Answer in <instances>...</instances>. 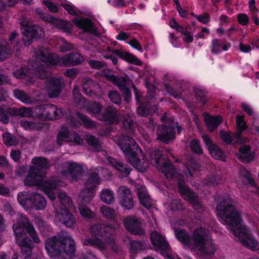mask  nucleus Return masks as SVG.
I'll return each mask as SVG.
<instances>
[{"label": "nucleus", "mask_w": 259, "mask_h": 259, "mask_svg": "<svg viewBox=\"0 0 259 259\" xmlns=\"http://www.w3.org/2000/svg\"><path fill=\"white\" fill-rule=\"evenodd\" d=\"M177 238L192 251H199L203 255L213 254L216 250L208 232L203 228L195 230L192 236L183 229H175Z\"/></svg>", "instance_id": "1"}, {"label": "nucleus", "mask_w": 259, "mask_h": 259, "mask_svg": "<svg viewBox=\"0 0 259 259\" xmlns=\"http://www.w3.org/2000/svg\"><path fill=\"white\" fill-rule=\"evenodd\" d=\"M115 142L127 158L129 162L138 171L144 172L148 169L149 163L146 156L133 138L120 135Z\"/></svg>", "instance_id": "2"}, {"label": "nucleus", "mask_w": 259, "mask_h": 259, "mask_svg": "<svg viewBox=\"0 0 259 259\" xmlns=\"http://www.w3.org/2000/svg\"><path fill=\"white\" fill-rule=\"evenodd\" d=\"M45 248L51 257L59 259H72L75 256L76 244L70 237L54 236L48 238Z\"/></svg>", "instance_id": "3"}, {"label": "nucleus", "mask_w": 259, "mask_h": 259, "mask_svg": "<svg viewBox=\"0 0 259 259\" xmlns=\"http://www.w3.org/2000/svg\"><path fill=\"white\" fill-rule=\"evenodd\" d=\"M218 215L233 232L241 221V214L235 206V202L230 197L222 200L216 207Z\"/></svg>", "instance_id": "4"}, {"label": "nucleus", "mask_w": 259, "mask_h": 259, "mask_svg": "<svg viewBox=\"0 0 259 259\" xmlns=\"http://www.w3.org/2000/svg\"><path fill=\"white\" fill-rule=\"evenodd\" d=\"M42 175L41 170L38 167H30L28 175L24 181L25 185L29 186L36 185L45 189L56 188L64 185V183L56 177L45 178Z\"/></svg>", "instance_id": "5"}, {"label": "nucleus", "mask_w": 259, "mask_h": 259, "mask_svg": "<svg viewBox=\"0 0 259 259\" xmlns=\"http://www.w3.org/2000/svg\"><path fill=\"white\" fill-rule=\"evenodd\" d=\"M60 205L56 208L57 217L60 222L68 228L75 227L76 222L74 215L69 211L68 207L71 205V199L65 193H60L58 195Z\"/></svg>", "instance_id": "6"}, {"label": "nucleus", "mask_w": 259, "mask_h": 259, "mask_svg": "<svg viewBox=\"0 0 259 259\" xmlns=\"http://www.w3.org/2000/svg\"><path fill=\"white\" fill-rule=\"evenodd\" d=\"M13 229L17 239L23 238L28 233L35 243H39V239L35 229L29 218L21 214L18 222L13 225Z\"/></svg>", "instance_id": "7"}, {"label": "nucleus", "mask_w": 259, "mask_h": 259, "mask_svg": "<svg viewBox=\"0 0 259 259\" xmlns=\"http://www.w3.org/2000/svg\"><path fill=\"white\" fill-rule=\"evenodd\" d=\"M23 34L22 41L25 46H29L33 39H38L45 37L43 28L38 25L29 24L27 21L20 22Z\"/></svg>", "instance_id": "8"}, {"label": "nucleus", "mask_w": 259, "mask_h": 259, "mask_svg": "<svg viewBox=\"0 0 259 259\" xmlns=\"http://www.w3.org/2000/svg\"><path fill=\"white\" fill-rule=\"evenodd\" d=\"M119 228L118 223L110 224L108 223H96L91 226L90 230L91 234L97 237L110 238L116 233V231Z\"/></svg>", "instance_id": "9"}, {"label": "nucleus", "mask_w": 259, "mask_h": 259, "mask_svg": "<svg viewBox=\"0 0 259 259\" xmlns=\"http://www.w3.org/2000/svg\"><path fill=\"white\" fill-rule=\"evenodd\" d=\"M178 190L185 199L189 201L193 205V208L199 212L204 210L203 205L201 203L198 196L192 191L186 185L179 183Z\"/></svg>", "instance_id": "10"}, {"label": "nucleus", "mask_w": 259, "mask_h": 259, "mask_svg": "<svg viewBox=\"0 0 259 259\" xmlns=\"http://www.w3.org/2000/svg\"><path fill=\"white\" fill-rule=\"evenodd\" d=\"M158 170L163 174L167 179L178 181V184L179 183L184 184V176L175 167L170 160L166 159L163 161L161 165L158 166Z\"/></svg>", "instance_id": "11"}, {"label": "nucleus", "mask_w": 259, "mask_h": 259, "mask_svg": "<svg viewBox=\"0 0 259 259\" xmlns=\"http://www.w3.org/2000/svg\"><path fill=\"white\" fill-rule=\"evenodd\" d=\"M233 232L244 246L252 250L259 249V243L247 232L245 228L238 227Z\"/></svg>", "instance_id": "12"}, {"label": "nucleus", "mask_w": 259, "mask_h": 259, "mask_svg": "<svg viewBox=\"0 0 259 259\" xmlns=\"http://www.w3.org/2000/svg\"><path fill=\"white\" fill-rule=\"evenodd\" d=\"M175 126L174 123L167 125L166 123L159 124L156 131V140L164 144H167L176 138Z\"/></svg>", "instance_id": "13"}, {"label": "nucleus", "mask_w": 259, "mask_h": 259, "mask_svg": "<svg viewBox=\"0 0 259 259\" xmlns=\"http://www.w3.org/2000/svg\"><path fill=\"white\" fill-rule=\"evenodd\" d=\"M121 119L120 113L113 106L109 105L105 107L98 116V119L107 124H117Z\"/></svg>", "instance_id": "14"}, {"label": "nucleus", "mask_w": 259, "mask_h": 259, "mask_svg": "<svg viewBox=\"0 0 259 259\" xmlns=\"http://www.w3.org/2000/svg\"><path fill=\"white\" fill-rule=\"evenodd\" d=\"M66 169L62 171V174L70 178L71 181L76 182L80 180L84 170L82 166L76 162H66L64 163Z\"/></svg>", "instance_id": "15"}, {"label": "nucleus", "mask_w": 259, "mask_h": 259, "mask_svg": "<svg viewBox=\"0 0 259 259\" xmlns=\"http://www.w3.org/2000/svg\"><path fill=\"white\" fill-rule=\"evenodd\" d=\"M150 239L155 249L161 254L168 255L171 251V247L164 237L159 233L154 231L150 236Z\"/></svg>", "instance_id": "16"}, {"label": "nucleus", "mask_w": 259, "mask_h": 259, "mask_svg": "<svg viewBox=\"0 0 259 259\" xmlns=\"http://www.w3.org/2000/svg\"><path fill=\"white\" fill-rule=\"evenodd\" d=\"M119 203L126 209H131L135 204L132 191L126 186H120L118 189Z\"/></svg>", "instance_id": "17"}, {"label": "nucleus", "mask_w": 259, "mask_h": 259, "mask_svg": "<svg viewBox=\"0 0 259 259\" xmlns=\"http://www.w3.org/2000/svg\"><path fill=\"white\" fill-rule=\"evenodd\" d=\"M63 81L60 78L51 77L47 79L46 91L51 98H55L61 94Z\"/></svg>", "instance_id": "18"}, {"label": "nucleus", "mask_w": 259, "mask_h": 259, "mask_svg": "<svg viewBox=\"0 0 259 259\" xmlns=\"http://www.w3.org/2000/svg\"><path fill=\"white\" fill-rule=\"evenodd\" d=\"M84 58L76 52H71L62 57H59L58 65L60 66L71 67L81 64L84 61Z\"/></svg>", "instance_id": "19"}, {"label": "nucleus", "mask_w": 259, "mask_h": 259, "mask_svg": "<svg viewBox=\"0 0 259 259\" xmlns=\"http://www.w3.org/2000/svg\"><path fill=\"white\" fill-rule=\"evenodd\" d=\"M124 227L126 230L136 235H144L145 232L143 229L141 222L135 217L131 216L125 218L123 220Z\"/></svg>", "instance_id": "20"}, {"label": "nucleus", "mask_w": 259, "mask_h": 259, "mask_svg": "<svg viewBox=\"0 0 259 259\" xmlns=\"http://www.w3.org/2000/svg\"><path fill=\"white\" fill-rule=\"evenodd\" d=\"M37 58L47 65H58L59 57L57 55L50 53L44 47L39 48L36 52Z\"/></svg>", "instance_id": "21"}, {"label": "nucleus", "mask_w": 259, "mask_h": 259, "mask_svg": "<svg viewBox=\"0 0 259 259\" xmlns=\"http://www.w3.org/2000/svg\"><path fill=\"white\" fill-rule=\"evenodd\" d=\"M106 160L113 168L118 171L124 177H127L131 173L132 169L126 163L119 159L110 156L106 157Z\"/></svg>", "instance_id": "22"}, {"label": "nucleus", "mask_w": 259, "mask_h": 259, "mask_svg": "<svg viewBox=\"0 0 259 259\" xmlns=\"http://www.w3.org/2000/svg\"><path fill=\"white\" fill-rule=\"evenodd\" d=\"M73 22L76 26L83 29L84 32H89L94 34L97 33V28L89 19L76 18L73 19Z\"/></svg>", "instance_id": "23"}, {"label": "nucleus", "mask_w": 259, "mask_h": 259, "mask_svg": "<svg viewBox=\"0 0 259 259\" xmlns=\"http://www.w3.org/2000/svg\"><path fill=\"white\" fill-rule=\"evenodd\" d=\"M149 156L151 163L158 169V166L161 165L167 158H164L162 152L157 148H153L149 151Z\"/></svg>", "instance_id": "24"}, {"label": "nucleus", "mask_w": 259, "mask_h": 259, "mask_svg": "<svg viewBox=\"0 0 259 259\" xmlns=\"http://www.w3.org/2000/svg\"><path fill=\"white\" fill-rule=\"evenodd\" d=\"M29 201L32 207L36 210L44 209L47 205V200L40 194L37 193H32L29 197Z\"/></svg>", "instance_id": "25"}, {"label": "nucleus", "mask_w": 259, "mask_h": 259, "mask_svg": "<svg viewBox=\"0 0 259 259\" xmlns=\"http://www.w3.org/2000/svg\"><path fill=\"white\" fill-rule=\"evenodd\" d=\"M46 118L50 120L58 119L63 116L62 108H58L53 104H48L45 108Z\"/></svg>", "instance_id": "26"}, {"label": "nucleus", "mask_w": 259, "mask_h": 259, "mask_svg": "<svg viewBox=\"0 0 259 259\" xmlns=\"http://www.w3.org/2000/svg\"><path fill=\"white\" fill-rule=\"evenodd\" d=\"M31 66L33 71V73L36 77L41 79L48 77L49 73L40 62L34 60L31 62Z\"/></svg>", "instance_id": "27"}, {"label": "nucleus", "mask_w": 259, "mask_h": 259, "mask_svg": "<svg viewBox=\"0 0 259 259\" xmlns=\"http://www.w3.org/2000/svg\"><path fill=\"white\" fill-rule=\"evenodd\" d=\"M204 121L207 125L208 130L210 132L214 131L218 128L219 125L222 122V118L221 116H211L209 114H205Z\"/></svg>", "instance_id": "28"}, {"label": "nucleus", "mask_w": 259, "mask_h": 259, "mask_svg": "<svg viewBox=\"0 0 259 259\" xmlns=\"http://www.w3.org/2000/svg\"><path fill=\"white\" fill-rule=\"evenodd\" d=\"M84 140L95 151L101 152L103 150L102 142L95 136L87 135L85 136Z\"/></svg>", "instance_id": "29"}, {"label": "nucleus", "mask_w": 259, "mask_h": 259, "mask_svg": "<svg viewBox=\"0 0 259 259\" xmlns=\"http://www.w3.org/2000/svg\"><path fill=\"white\" fill-rule=\"evenodd\" d=\"M100 211L106 219L113 221V223H117V218L118 214L113 208L106 205H103L100 207Z\"/></svg>", "instance_id": "30"}, {"label": "nucleus", "mask_w": 259, "mask_h": 259, "mask_svg": "<svg viewBox=\"0 0 259 259\" xmlns=\"http://www.w3.org/2000/svg\"><path fill=\"white\" fill-rule=\"evenodd\" d=\"M113 53L120 58L124 59L131 63L138 65L141 64V61L139 59L128 53L125 52H120L118 50H114L113 51Z\"/></svg>", "instance_id": "31"}, {"label": "nucleus", "mask_w": 259, "mask_h": 259, "mask_svg": "<svg viewBox=\"0 0 259 259\" xmlns=\"http://www.w3.org/2000/svg\"><path fill=\"white\" fill-rule=\"evenodd\" d=\"M93 189L85 187L82 189L79 195L80 204H88L92 200L94 194Z\"/></svg>", "instance_id": "32"}, {"label": "nucleus", "mask_w": 259, "mask_h": 259, "mask_svg": "<svg viewBox=\"0 0 259 259\" xmlns=\"http://www.w3.org/2000/svg\"><path fill=\"white\" fill-rule=\"evenodd\" d=\"M12 47L8 42L0 44V61L5 60L13 54V50Z\"/></svg>", "instance_id": "33"}, {"label": "nucleus", "mask_w": 259, "mask_h": 259, "mask_svg": "<svg viewBox=\"0 0 259 259\" xmlns=\"http://www.w3.org/2000/svg\"><path fill=\"white\" fill-rule=\"evenodd\" d=\"M100 177L96 172L91 173L85 183V187L94 190L97 186L100 183Z\"/></svg>", "instance_id": "34"}, {"label": "nucleus", "mask_w": 259, "mask_h": 259, "mask_svg": "<svg viewBox=\"0 0 259 259\" xmlns=\"http://www.w3.org/2000/svg\"><path fill=\"white\" fill-rule=\"evenodd\" d=\"M73 100L76 106L79 108H82L85 105V100L80 93L78 87L76 85L72 91Z\"/></svg>", "instance_id": "35"}, {"label": "nucleus", "mask_w": 259, "mask_h": 259, "mask_svg": "<svg viewBox=\"0 0 259 259\" xmlns=\"http://www.w3.org/2000/svg\"><path fill=\"white\" fill-rule=\"evenodd\" d=\"M15 97L22 102L27 103L31 104L33 101V99L27 94L24 91L19 89H15L14 91Z\"/></svg>", "instance_id": "36"}, {"label": "nucleus", "mask_w": 259, "mask_h": 259, "mask_svg": "<svg viewBox=\"0 0 259 259\" xmlns=\"http://www.w3.org/2000/svg\"><path fill=\"white\" fill-rule=\"evenodd\" d=\"M239 176L244 185L249 184L252 186H255V182L251 177V174L245 168H241L239 170Z\"/></svg>", "instance_id": "37"}, {"label": "nucleus", "mask_w": 259, "mask_h": 259, "mask_svg": "<svg viewBox=\"0 0 259 259\" xmlns=\"http://www.w3.org/2000/svg\"><path fill=\"white\" fill-rule=\"evenodd\" d=\"M122 123L123 127L128 132H132L136 125L134 117L130 114H124L123 117Z\"/></svg>", "instance_id": "38"}, {"label": "nucleus", "mask_w": 259, "mask_h": 259, "mask_svg": "<svg viewBox=\"0 0 259 259\" xmlns=\"http://www.w3.org/2000/svg\"><path fill=\"white\" fill-rule=\"evenodd\" d=\"M100 198L103 202L107 204H110L114 201L113 193L108 189H105L102 191Z\"/></svg>", "instance_id": "39"}, {"label": "nucleus", "mask_w": 259, "mask_h": 259, "mask_svg": "<svg viewBox=\"0 0 259 259\" xmlns=\"http://www.w3.org/2000/svg\"><path fill=\"white\" fill-rule=\"evenodd\" d=\"M70 140L69 131L67 127L63 126L57 136V144L60 146L63 141H68Z\"/></svg>", "instance_id": "40"}, {"label": "nucleus", "mask_w": 259, "mask_h": 259, "mask_svg": "<svg viewBox=\"0 0 259 259\" xmlns=\"http://www.w3.org/2000/svg\"><path fill=\"white\" fill-rule=\"evenodd\" d=\"M137 114L140 116H147L150 115L152 111L151 105L148 103H142L137 108Z\"/></svg>", "instance_id": "41"}, {"label": "nucleus", "mask_w": 259, "mask_h": 259, "mask_svg": "<svg viewBox=\"0 0 259 259\" xmlns=\"http://www.w3.org/2000/svg\"><path fill=\"white\" fill-rule=\"evenodd\" d=\"M32 162L36 166L43 169L49 168L51 166L50 162L47 158L41 157L33 158Z\"/></svg>", "instance_id": "42"}, {"label": "nucleus", "mask_w": 259, "mask_h": 259, "mask_svg": "<svg viewBox=\"0 0 259 259\" xmlns=\"http://www.w3.org/2000/svg\"><path fill=\"white\" fill-rule=\"evenodd\" d=\"M103 105L99 103L95 102L90 104L88 106V111L90 113L94 114L98 119L99 114H101L103 110Z\"/></svg>", "instance_id": "43"}, {"label": "nucleus", "mask_w": 259, "mask_h": 259, "mask_svg": "<svg viewBox=\"0 0 259 259\" xmlns=\"http://www.w3.org/2000/svg\"><path fill=\"white\" fill-rule=\"evenodd\" d=\"M47 104L40 105L35 107H32L33 112V117H37L39 119L46 118L45 108Z\"/></svg>", "instance_id": "44"}, {"label": "nucleus", "mask_w": 259, "mask_h": 259, "mask_svg": "<svg viewBox=\"0 0 259 259\" xmlns=\"http://www.w3.org/2000/svg\"><path fill=\"white\" fill-rule=\"evenodd\" d=\"M54 25L57 27L63 30L65 32H71L72 30V24L68 21L56 18L54 21Z\"/></svg>", "instance_id": "45"}, {"label": "nucleus", "mask_w": 259, "mask_h": 259, "mask_svg": "<svg viewBox=\"0 0 259 259\" xmlns=\"http://www.w3.org/2000/svg\"><path fill=\"white\" fill-rule=\"evenodd\" d=\"M208 151L211 156L215 159L225 161L226 156L225 154L217 145H214L212 149H209Z\"/></svg>", "instance_id": "46"}, {"label": "nucleus", "mask_w": 259, "mask_h": 259, "mask_svg": "<svg viewBox=\"0 0 259 259\" xmlns=\"http://www.w3.org/2000/svg\"><path fill=\"white\" fill-rule=\"evenodd\" d=\"M20 125L26 130H35L40 128V123L22 119L20 121Z\"/></svg>", "instance_id": "47"}, {"label": "nucleus", "mask_w": 259, "mask_h": 259, "mask_svg": "<svg viewBox=\"0 0 259 259\" xmlns=\"http://www.w3.org/2000/svg\"><path fill=\"white\" fill-rule=\"evenodd\" d=\"M236 124L238 130L236 133L237 138H239L241 133L246 128V124L244 120V117L237 115L236 116Z\"/></svg>", "instance_id": "48"}, {"label": "nucleus", "mask_w": 259, "mask_h": 259, "mask_svg": "<svg viewBox=\"0 0 259 259\" xmlns=\"http://www.w3.org/2000/svg\"><path fill=\"white\" fill-rule=\"evenodd\" d=\"M76 116L82 122L85 127L90 128L96 127L95 122L91 120L87 115L80 112H77Z\"/></svg>", "instance_id": "49"}, {"label": "nucleus", "mask_w": 259, "mask_h": 259, "mask_svg": "<svg viewBox=\"0 0 259 259\" xmlns=\"http://www.w3.org/2000/svg\"><path fill=\"white\" fill-rule=\"evenodd\" d=\"M200 164L198 161L193 158H190L188 159V163L186 164V168L191 176H193L191 169L194 170H198L200 168Z\"/></svg>", "instance_id": "50"}, {"label": "nucleus", "mask_w": 259, "mask_h": 259, "mask_svg": "<svg viewBox=\"0 0 259 259\" xmlns=\"http://www.w3.org/2000/svg\"><path fill=\"white\" fill-rule=\"evenodd\" d=\"M3 138L4 143L7 146H15L18 143L16 137L9 133H4Z\"/></svg>", "instance_id": "51"}, {"label": "nucleus", "mask_w": 259, "mask_h": 259, "mask_svg": "<svg viewBox=\"0 0 259 259\" xmlns=\"http://www.w3.org/2000/svg\"><path fill=\"white\" fill-rule=\"evenodd\" d=\"M78 209L80 214L85 218L93 219L95 217V214L91 209L84 204H79Z\"/></svg>", "instance_id": "52"}, {"label": "nucleus", "mask_w": 259, "mask_h": 259, "mask_svg": "<svg viewBox=\"0 0 259 259\" xmlns=\"http://www.w3.org/2000/svg\"><path fill=\"white\" fill-rule=\"evenodd\" d=\"M82 89L84 93L86 92H91V89H96L98 86L92 79L87 78L82 80Z\"/></svg>", "instance_id": "53"}, {"label": "nucleus", "mask_w": 259, "mask_h": 259, "mask_svg": "<svg viewBox=\"0 0 259 259\" xmlns=\"http://www.w3.org/2000/svg\"><path fill=\"white\" fill-rule=\"evenodd\" d=\"M108 96L110 100L115 104L120 105L121 103L120 95L116 91H109Z\"/></svg>", "instance_id": "54"}, {"label": "nucleus", "mask_w": 259, "mask_h": 259, "mask_svg": "<svg viewBox=\"0 0 259 259\" xmlns=\"http://www.w3.org/2000/svg\"><path fill=\"white\" fill-rule=\"evenodd\" d=\"M190 147L192 151L200 155L203 153L200 141L198 139H193L190 144Z\"/></svg>", "instance_id": "55"}, {"label": "nucleus", "mask_w": 259, "mask_h": 259, "mask_svg": "<svg viewBox=\"0 0 259 259\" xmlns=\"http://www.w3.org/2000/svg\"><path fill=\"white\" fill-rule=\"evenodd\" d=\"M194 91L196 95L197 100L204 104L207 101L206 93L198 87L194 88Z\"/></svg>", "instance_id": "56"}, {"label": "nucleus", "mask_w": 259, "mask_h": 259, "mask_svg": "<svg viewBox=\"0 0 259 259\" xmlns=\"http://www.w3.org/2000/svg\"><path fill=\"white\" fill-rule=\"evenodd\" d=\"M19 116L21 117H33L32 107H23L19 108Z\"/></svg>", "instance_id": "57"}, {"label": "nucleus", "mask_w": 259, "mask_h": 259, "mask_svg": "<svg viewBox=\"0 0 259 259\" xmlns=\"http://www.w3.org/2000/svg\"><path fill=\"white\" fill-rule=\"evenodd\" d=\"M29 71L25 68H21L13 72V75L18 78L23 79L28 76Z\"/></svg>", "instance_id": "58"}, {"label": "nucleus", "mask_w": 259, "mask_h": 259, "mask_svg": "<svg viewBox=\"0 0 259 259\" xmlns=\"http://www.w3.org/2000/svg\"><path fill=\"white\" fill-rule=\"evenodd\" d=\"M129 245L132 252H136L142 249V242L141 241L131 240L129 242Z\"/></svg>", "instance_id": "59"}, {"label": "nucleus", "mask_w": 259, "mask_h": 259, "mask_svg": "<svg viewBox=\"0 0 259 259\" xmlns=\"http://www.w3.org/2000/svg\"><path fill=\"white\" fill-rule=\"evenodd\" d=\"M19 246L20 248L33 247L34 245L30 238L25 237L19 242Z\"/></svg>", "instance_id": "60"}, {"label": "nucleus", "mask_w": 259, "mask_h": 259, "mask_svg": "<svg viewBox=\"0 0 259 259\" xmlns=\"http://www.w3.org/2000/svg\"><path fill=\"white\" fill-rule=\"evenodd\" d=\"M254 154V152L252 151L248 153H244V154H240L238 157L240 158L243 162L249 163L253 159Z\"/></svg>", "instance_id": "61"}, {"label": "nucleus", "mask_w": 259, "mask_h": 259, "mask_svg": "<svg viewBox=\"0 0 259 259\" xmlns=\"http://www.w3.org/2000/svg\"><path fill=\"white\" fill-rule=\"evenodd\" d=\"M126 78L124 77H119L117 76V79L114 83V85L117 86L120 90H123L126 87Z\"/></svg>", "instance_id": "62"}, {"label": "nucleus", "mask_w": 259, "mask_h": 259, "mask_svg": "<svg viewBox=\"0 0 259 259\" xmlns=\"http://www.w3.org/2000/svg\"><path fill=\"white\" fill-rule=\"evenodd\" d=\"M98 238L99 237H97L95 238L94 241H93L92 246L101 250L105 249L106 247L105 242Z\"/></svg>", "instance_id": "63"}, {"label": "nucleus", "mask_w": 259, "mask_h": 259, "mask_svg": "<svg viewBox=\"0 0 259 259\" xmlns=\"http://www.w3.org/2000/svg\"><path fill=\"white\" fill-rule=\"evenodd\" d=\"M98 238L99 237H97L95 238L94 241H93L92 246L101 250L105 249L106 247L105 242Z\"/></svg>", "instance_id": "64"}]
</instances>
